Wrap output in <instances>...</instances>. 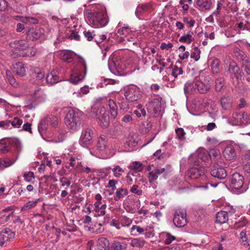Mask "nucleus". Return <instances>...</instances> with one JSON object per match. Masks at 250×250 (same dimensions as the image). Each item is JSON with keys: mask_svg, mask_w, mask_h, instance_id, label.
<instances>
[{"mask_svg": "<svg viewBox=\"0 0 250 250\" xmlns=\"http://www.w3.org/2000/svg\"><path fill=\"white\" fill-rule=\"evenodd\" d=\"M211 67L213 73L217 74L219 72V63L217 61L214 62L211 65Z\"/></svg>", "mask_w": 250, "mask_h": 250, "instance_id": "obj_59", "label": "nucleus"}, {"mask_svg": "<svg viewBox=\"0 0 250 250\" xmlns=\"http://www.w3.org/2000/svg\"><path fill=\"white\" fill-rule=\"evenodd\" d=\"M146 105L148 112L155 115L161 110V102L158 98L154 99L149 102Z\"/></svg>", "mask_w": 250, "mask_h": 250, "instance_id": "obj_13", "label": "nucleus"}, {"mask_svg": "<svg viewBox=\"0 0 250 250\" xmlns=\"http://www.w3.org/2000/svg\"><path fill=\"white\" fill-rule=\"evenodd\" d=\"M35 97L36 98H41V101H44L45 99V95L43 94L42 91L39 90L35 93Z\"/></svg>", "mask_w": 250, "mask_h": 250, "instance_id": "obj_62", "label": "nucleus"}, {"mask_svg": "<svg viewBox=\"0 0 250 250\" xmlns=\"http://www.w3.org/2000/svg\"><path fill=\"white\" fill-rule=\"evenodd\" d=\"M60 58L67 62H71L74 57V54L70 50L62 51L59 54Z\"/></svg>", "mask_w": 250, "mask_h": 250, "instance_id": "obj_22", "label": "nucleus"}, {"mask_svg": "<svg viewBox=\"0 0 250 250\" xmlns=\"http://www.w3.org/2000/svg\"><path fill=\"white\" fill-rule=\"evenodd\" d=\"M138 186L137 185H133L131 188L130 191L132 193H135L138 195H140L142 194V190L138 189Z\"/></svg>", "mask_w": 250, "mask_h": 250, "instance_id": "obj_56", "label": "nucleus"}, {"mask_svg": "<svg viewBox=\"0 0 250 250\" xmlns=\"http://www.w3.org/2000/svg\"><path fill=\"white\" fill-rule=\"evenodd\" d=\"M158 177V175L156 174V173L155 172V171L154 170H153L151 171H150L148 173V181L151 183L153 182L154 181L156 180Z\"/></svg>", "mask_w": 250, "mask_h": 250, "instance_id": "obj_53", "label": "nucleus"}, {"mask_svg": "<svg viewBox=\"0 0 250 250\" xmlns=\"http://www.w3.org/2000/svg\"><path fill=\"white\" fill-rule=\"evenodd\" d=\"M98 124L102 127H107L109 125V117L105 108L102 106L96 112Z\"/></svg>", "mask_w": 250, "mask_h": 250, "instance_id": "obj_7", "label": "nucleus"}, {"mask_svg": "<svg viewBox=\"0 0 250 250\" xmlns=\"http://www.w3.org/2000/svg\"><path fill=\"white\" fill-rule=\"evenodd\" d=\"M42 34V29L40 28H31L26 32V39L31 41L37 40Z\"/></svg>", "mask_w": 250, "mask_h": 250, "instance_id": "obj_16", "label": "nucleus"}, {"mask_svg": "<svg viewBox=\"0 0 250 250\" xmlns=\"http://www.w3.org/2000/svg\"><path fill=\"white\" fill-rule=\"evenodd\" d=\"M223 155L227 160H232L236 156L235 150L231 146H227L223 152Z\"/></svg>", "mask_w": 250, "mask_h": 250, "instance_id": "obj_19", "label": "nucleus"}, {"mask_svg": "<svg viewBox=\"0 0 250 250\" xmlns=\"http://www.w3.org/2000/svg\"><path fill=\"white\" fill-rule=\"evenodd\" d=\"M93 133L90 128H86L82 133L79 140L80 144L81 145H89L92 143V138Z\"/></svg>", "mask_w": 250, "mask_h": 250, "instance_id": "obj_12", "label": "nucleus"}, {"mask_svg": "<svg viewBox=\"0 0 250 250\" xmlns=\"http://www.w3.org/2000/svg\"><path fill=\"white\" fill-rule=\"evenodd\" d=\"M131 169L135 170L137 171H141L143 169L142 164L138 162H134L129 167Z\"/></svg>", "mask_w": 250, "mask_h": 250, "instance_id": "obj_45", "label": "nucleus"}, {"mask_svg": "<svg viewBox=\"0 0 250 250\" xmlns=\"http://www.w3.org/2000/svg\"><path fill=\"white\" fill-rule=\"evenodd\" d=\"M13 212L9 213H4V212H0V224H2L7 222L11 217H13Z\"/></svg>", "mask_w": 250, "mask_h": 250, "instance_id": "obj_35", "label": "nucleus"}, {"mask_svg": "<svg viewBox=\"0 0 250 250\" xmlns=\"http://www.w3.org/2000/svg\"><path fill=\"white\" fill-rule=\"evenodd\" d=\"M10 124L13 127L19 128L22 124V120L18 117H15L12 121H10Z\"/></svg>", "mask_w": 250, "mask_h": 250, "instance_id": "obj_50", "label": "nucleus"}, {"mask_svg": "<svg viewBox=\"0 0 250 250\" xmlns=\"http://www.w3.org/2000/svg\"><path fill=\"white\" fill-rule=\"evenodd\" d=\"M224 85V80L223 78H218L215 80V89L220 91Z\"/></svg>", "mask_w": 250, "mask_h": 250, "instance_id": "obj_41", "label": "nucleus"}, {"mask_svg": "<svg viewBox=\"0 0 250 250\" xmlns=\"http://www.w3.org/2000/svg\"><path fill=\"white\" fill-rule=\"evenodd\" d=\"M81 113L74 110H70L64 118V123L66 126L73 131L78 130L81 124Z\"/></svg>", "mask_w": 250, "mask_h": 250, "instance_id": "obj_2", "label": "nucleus"}, {"mask_svg": "<svg viewBox=\"0 0 250 250\" xmlns=\"http://www.w3.org/2000/svg\"><path fill=\"white\" fill-rule=\"evenodd\" d=\"M183 21L188 24L190 27H192L194 26L195 24V21L192 19H189L187 17H184L183 18Z\"/></svg>", "mask_w": 250, "mask_h": 250, "instance_id": "obj_60", "label": "nucleus"}, {"mask_svg": "<svg viewBox=\"0 0 250 250\" xmlns=\"http://www.w3.org/2000/svg\"><path fill=\"white\" fill-rule=\"evenodd\" d=\"M118 183V181L116 180H110L107 185V187L111 188L112 191L113 192L116 189V184Z\"/></svg>", "mask_w": 250, "mask_h": 250, "instance_id": "obj_58", "label": "nucleus"}, {"mask_svg": "<svg viewBox=\"0 0 250 250\" xmlns=\"http://www.w3.org/2000/svg\"><path fill=\"white\" fill-rule=\"evenodd\" d=\"M60 182L62 183V186H66L67 187H69L70 185V180L65 177H62L60 179Z\"/></svg>", "mask_w": 250, "mask_h": 250, "instance_id": "obj_64", "label": "nucleus"}, {"mask_svg": "<svg viewBox=\"0 0 250 250\" xmlns=\"http://www.w3.org/2000/svg\"><path fill=\"white\" fill-rule=\"evenodd\" d=\"M208 155H209V157H210L211 159L214 161L215 162L216 164L217 162H218L219 161L220 164L221 165L222 164L221 160H220V157H221L220 154L215 149H211L209 151Z\"/></svg>", "mask_w": 250, "mask_h": 250, "instance_id": "obj_32", "label": "nucleus"}, {"mask_svg": "<svg viewBox=\"0 0 250 250\" xmlns=\"http://www.w3.org/2000/svg\"><path fill=\"white\" fill-rule=\"evenodd\" d=\"M98 245L101 248H108L109 245V241L105 237H100L98 240Z\"/></svg>", "mask_w": 250, "mask_h": 250, "instance_id": "obj_40", "label": "nucleus"}, {"mask_svg": "<svg viewBox=\"0 0 250 250\" xmlns=\"http://www.w3.org/2000/svg\"><path fill=\"white\" fill-rule=\"evenodd\" d=\"M183 73V70L182 67H178L176 65H174L172 69L171 75L175 78H176L178 75H182Z\"/></svg>", "mask_w": 250, "mask_h": 250, "instance_id": "obj_44", "label": "nucleus"}, {"mask_svg": "<svg viewBox=\"0 0 250 250\" xmlns=\"http://www.w3.org/2000/svg\"><path fill=\"white\" fill-rule=\"evenodd\" d=\"M106 144V142L104 139L102 137L99 138L97 143V147L99 150L100 151L104 150L105 148Z\"/></svg>", "mask_w": 250, "mask_h": 250, "instance_id": "obj_48", "label": "nucleus"}, {"mask_svg": "<svg viewBox=\"0 0 250 250\" xmlns=\"http://www.w3.org/2000/svg\"><path fill=\"white\" fill-rule=\"evenodd\" d=\"M39 201L40 199H37L34 201H29L24 204V205L22 207L21 210H26L35 208Z\"/></svg>", "mask_w": 250, "mask_h": 250, "instance_id": "obj_34", "label": "nucleus"}, {"mask_svg": "<svg viewBox=\"0 0 250 250\" xmlns=\"http://www.w3.org/2000/svg\"><path fill=\"white\" fill-rule=\"evenodd\" d=\"M46 121L50 124V125L53 127H55L58 124V118L56 116H52L48 117L46 119Z\"/></svg>", "mask_w": 250, "mask_h": 250, "instance_id": "obj_52", "label": "nucleus"}, {"mask_svg": "<svg viewBox=\"0 0 250 250\" xmlns=\"http://www.w3.org/2000/svg\"><path fill=\"white\" fill-rule=\"evenodd\" d=\"M112 171L113 173V175L115 177L120 178L122 175V173L125 172V168H123L120 166L117 165L112 169Z\"/></svg>", "mask_w": 250, "mask_h": 250, "instance_id": "obj_37", "label": "nucleus"}, {"mask_svg": "<svg viewBox=\"0 0 250 250\" xmlns=\"http://www.w3.org/2000/svg\"><path fill=\"white\" fill-rule=\"evenodd\" d=\"M154 170L155 171V172L156 173V174L158 176L163 173H167L168 169V167L167 166L166 167H156L154 169Z\"/></svg>", "mask_w": 250, "mask_h": 250, "instance_id": "obj_55", "label": "nucleus"}, {"mask_svg": "<svg viewBox=\"0 0 250 250\" xmlns=\"http://www.w3.org/2000/svg\"><path fill=\"white\" fill-rule=\"evenodd\" d=\"M144 231V229L139 226L134 225L130 229V233L132 235L136 236L137 233L141 234Z\"/></svg>", "mask_w": 250, "mask_h": 250, "instance_id": "obj_38", "label": "nucleus"}, {"mask_svg": "<svg viewBox=\"0 0 250 250\" xmlns=\"http://www.w3.org/2000/svg\"><path fill=\"white\" fill-rule=\"evenodd\" d=\"M173 222L174 225L178 228L186 226L188 222L186 212L182 209L175 210L173 215Z\"/></svg>", "mask_w": 250, "mask_h": 250, "instance_id": "obj_6", "label": "nucleus"}, {"mask_svg": "<svg viewBox=\"0 0 250 250\" xmlns=\"http://www.w3.org/2000/svg\"><path fill=\"white\" fill-rule=\"evenodd\" d=\"M85 18L89 24L96 28L105 26L108 22L107 15L104 12H92L87 10L85 13Z\"/></svg>", "mask_w": 250, "mask_h": 250, "instance_id": "obj_1", "label": "nucleus"}, {"mask_svg": "<svg viewBox=\"0 0 250 250\" xmlns=\"http://www.w3.org/2000/svg\"><path fill=\"white\" fill-rule=\"evenodd\" d=\"M233 124L237 125H246L249 117L246 112L237 113L234 112L232 114Z\"/></svg>", "mask_w": 250, "mask_h": 250, "instance_id": "obj_9", "label": "nucleus"}, {"mask_svg": "<svg viewBox=\"0 0 250 250\" xmlns=\"http://www.w3.org/2000/svg\"><path fill=\"white\" fill-rule=\"evenodd\" d=\"M200 51L198 47H195L194 48V51L191 52L190 57L194 59L195 61H197L200 59Z\"/></svg>", "mask_w": 250, "mask_h": 250, "instance_id": "obj_49", "label": "nucleus"}, {"mask_svg": "<svg viewBox=\"0 0 250 250\" xmlns=\"http://www.w3.org/2000/svg\"><path fill=\"white\" fill-rule=\"evenodd\" d=\"M111 118L115 119L118 114L117 106L116 103L111 99L109 100L108 104Z\"/></svg>", "mask_w": 250, "mask_h": 250, "instance_id": "obj_25", "label": "nucleus"}, {"mask_svg": "<svg viewBox=\"0 0 250 250\" xmlns=\"http://www.w3.org/2000/svg\"><path fill=\"white\" fill-rule=\"evenodd\" d=\"M175 133L176 134V138L178 139L180 142L185 141L186 137V133L183 128L179 127L175 129Z\"/></svg>", "mask_w": 250, "mask_h": 250, "instance_id": "obj_33", "label": "nucleus"}, {"mask_svg": "<svg viewBox=\"0 0 250 250\" xmlns=\"http://www.w3.org/2000/svg\"><path fill=\"white\" fill-rule=\"evenodd\" d=\"M229 182L231 188L240 190L239 191L240 193L246 190V188L243 187L244 177L238 172L234 173L231 175L229 179Z\"/></svg>", "mask_w": 250, "mask_h": 250, "instance_id": "obj_4", "label": "nucleus"}, {"mask_svg": "<svg viewBox=\"0 0 250 250\" xmlns=\"http://www.w3.org/2000/svg\"><path fill=\"white\" fill-rule=\"evenodd\" d=\"M233 52L237 59L242 62V64H245L246 62H250V60L245 53L238 48H234Z\"/></svg>", "mask_w": 250, "mask_h": 250, "instance_id": "obj_21", "label": "nucleus"}, {"mask_svg": "<svg viewBox=\"0 0 250 250\" xmlns=\"http://www.w3.org/2000/svg\"><path fill=\"white\" fill-rule=\"evenodd\" d=\"M15 233L9 228H5L0 231V246L3 247L5 244L14 238Z\"/></svg>", "mask_w": 250, "mask_h": 250, "instance_id": "obj_11", "label": "nucleus"}, {"mask_svg": "<svg viewBox=\"0 0 250 250\" xmlns=\"http://www.w3.org/2000/svg\"><path fill=\"white\" fill-rule=\"evenodd\" d=\"M108 65L109 69L111 71H114V69H117L118 67L116 61L114 60L113 58L109 59Z\"/></svg>", "mask_w": 250, "mask_h": 250, "instance_id": "obj_46", "label": "nucleus"}, {"mask_svg": "<svg viewBox=\"0 0 250 250\" xmlns=\"http://www.w3.org/2000/svg\"><path fill=\"white\" fill-rule=\"evenodd\" d=\"M220 163L218 161L214 165L211 169V175L219 179H224L227 176V172L226 170L219 165Z\"/></svg>", "mask_w": 250, "mask_h": 250, "instance_id": "obj_10", "label": "nucleus"}, {"mask_svg": "<svg viewBox=\"0 0 250 250\" xmlns=\"http://www.w3.org/2000/svg\"><path fill=\"white\" fill-rule=\"evenodd\" d=\"M184 93L187 96L188 95L192 94L197 91L196 81L193 82H188L184 87Z\"/></svg>", "mask_w": 250, "mask_h": 250, "instance_id": "obj_18", "label": "nucleus"}, {"mask_svg": "<svg viewBox=\"0 0 250 250\" xmlns=\"http://www.w3.org/2000/svg\"><path fill=\"white\" fill-rule=\"evenodd\" d=\"M128 193V191L126 188H119L117 189L116 195L114 196V200L117 201L120 199L124 198Z\"/></svg>", "mask_w": 250, "mask_h": 250, "instance_id": "obj_31", "label": "nucleus"}, {"mask_svg": "<svg viewBox=\"0 0 250 250\" xmlns=\"http://www.w3.org/2000/svg\"><path fill=\"white\" fill-rule=\"evenodd\" d=\"M23 177L24 180L27 182H31L32 180L35 178L33 172L30 171L23 174Z\"/></svg>", "mask_w": 250, "mask_h": 250, "instance_id": "obj_47", "label": "nucleus"}, {"mask_svg": "<svg viewBox=\"0 0 250 250\" xmlns=\"http://www.w3.org/2000/svg\"><path fill=\"white\" fill-rule=\"evenodd\" d=\"M204 173V169L202 167H192L188 170V175L190 179L195 180L200 177L202 178L205 177Z\"/></svg>", "mask_w": 250, "mask_h": 250, "instance_id": "obj_14", "label": "nucleus"}, {"mask_svg": "<svg viewBox=\"0 0 250 250\" xmlns=\"http://www.w3.org/2000/svg\"><path fill=\"white\" fill-rule=\"evenodd\" d=\"M193 33L192 32H189L187 34L182 36L179 39V41L181 42H183L187 44H190L194 40V39L192 36Z\"/></svg>", "mask_w": 250, "mask_h": 250, "instance_id": "obj_27", "label": "nucleus"}, {"mask_svg": "<svg viewBox=\"0 0 250 250\" xmlns=\"http://www.w3.org/2000/svg\"><path fill=\"white\" fill-rule=\"evenodd\" d=\"M132 223V220L129 218L124 216L122 220V223L125 226L128 227Z\"/></svg>", "mask_w": 250, "mask_h": 250, "instance_id": "obj_63", "label": "nucleus"}, {"mask_svg": "<svg viewBox=\"0 0 250 250\" xmlns=\"http://www.w3.org/2000/svg\"><path fill=\"white\" fill-rule=\"evenodd\" d=\"M145 244V241L143 239L133 238L131 240L130 245L133 247L142 248Z\"/></svg>", "mask_w": 250, "mask_h": 250, "instance_id": "obj_36", "label": "nucleus"}, {"mask_svg": "<svg viewBox=\"0 0 250 250\" xmlns=\"http://www.w3.org/2000/svg\"><path fill=\"white\" fill-rule=\"evenodd\" d=\"M124 95L125 99L131 102L137 101L141 97L139 88L134 86L128 87L125 90Z\"/></svg>", "mask_w": 250, "mask_h": 250, "instance_id": "obj_8", "label": "nucleus"}, {"mask_svg": "<svg viewBox=\"0 0 250 250\" xmlns=\"http://www.w3.org/2000/svg\"><path fill=\"white\" fill-rule=\"evenodd\" d=\"M14 72L20 76H23L26 73V68L24 64L21 62H18L14 65Z\"/></svg>", "mask_w": 250, "mask_h": 250, "instance_id": "obj_24", "label": "nucleus"}, {"mask_svg": "<svg viewBox=\"0 0 250 250\" xmlns=\"http://www.w3.org/2000/svg\"><path fill=\"white\" fill-rule=\"evenodd\" d=\"M208 154L204 152H199L197 154V159H198V162L197 164H195V165H198L200 160L201 161H205L208 159Z\"/></svg>", "mask_w": 250, "mask_h": 250, "instance_id": "obj_51", "label": "nucleus"}, {"mask_svg": "<svg viewBox=\"0 0 250 250\" xmlns=\"http://www.w3.org/2000/svg\"><path fill=\"white\" fill-rule=\"evenodd\" d=\"M21 21L26 24H37L38 22L37 19L31 17H22Z\"/></svg>", "mask_w": 250, "mask_h": 250, "instance_id": "obj_39", "label": "nucleus"}, {"mask_svg": "<svg viewBox=\"0 0 250 250\" xmlns=\"http://www.w3.org/2000/svg\"><path fill=\"white\" fill-rule=\"evenodd\" d=\"M84 37L88 41H91L96 37V34L94 31L85 30L83 32Z\"/></svg>", "mask_w": 250, "mask_h": 250, "instance_id": "obj_42", "label": "nucleus"}, {"mask_svg": "<svg viewBox=\"0 0 250 250\" xmlns=\"http://www.w3.org/2000/svg\"><path fill=\"white\" fill-rule=\"evenodd\" d=\"M228 220V213L227 211H220L216 214V222L219 224H224Z\"/></svg>", "mask_w": 250, "mask_h": 250, "instance_id": "obj_26", "label": "nucleus"}, {"mask_svg": "<svg viewBox=\"0 0 250 250\" xmlns=\"http://www.w3.org/2000/svg\"><path fill=\"white\" fill-rule=\"evenodd\" d=\"M127 248V245L121 242H115L113 243L112 248L114 250H124Z\"/></svg>", "mask_w": 250, "mask_h": 250, "instance_id": "obj_43", "label": "nucleus"}, {"mask_svg": "<svg viewBox=\"0 0 250 250\" xmlns=\"http://www.w3.org/2000/svg\"><path fill=\"white\" fill-rule=\"evenodd\" d=\"M228 72L232 79L235 78L238 79L239 77H241V71L235 62H231L229 63Z\"/></svg>", "mask_w": 250, "mask_h": 250, "instance_id": "obj_15", "label": "nucleus"}, {"mask_svg": "<svg viewBox=\"0 0 250 250\" xmlns=\"http://www.w3.org/2000/svg\"><path fill=\"white\" fill-rule=\"evenodd\" d=\"M19 152H18L15 154V158L12 157L11 159L8 158L7 159H0V169H4L14 164L19 158Z\"/></svg>", "mask_w": 250, "mask_h": 250, "instance_id": "obj_17", "label": "nucleus"}, {"mask_svg": "<svg viewBox=\"0 0 250 250\" xmlns=\"http://www.w3.org/2000/svg\"><path fill=\"white\" fill-rule=\"evenodd\" d=\"M197 90L201 94H205L210 88V85L208 83H205L202 81H196Z\"/></svg>", "mask_w": 250, "mask_h": 250, "instance_id": "obj_23", "label": "nucleus"}, {"mask_svg": "<svg viewBox=\"0 0 250 250\" xmlns=\"http://www.w3.org/2000/svg\"><path fill=\"white\" fill-rule=\"evenodd\" d=\"M86 65L84 60L80 61L76 68L71 74L70 81L73 84H77L82 81L85 77L86 73Z\"/></svg>", "mask_w": 250, "mask_h": 250, "instance_id": "obj_3", "label": "nucleus"}, {"mask_svg": "<svg viewBox=\"0 0 250 250\" xmlns=\"http://www.w3.org/2000/svg\"><path fill=\"white\" fill-rule=\"evenodd\" d=\"M46 81L48 83L53 84L59 81V78L55 73L51 72L46 76Z\"/></svg>", "mask_w": 250, "mask_h": 250, "instance_id": "obj_30", "label": "nucleus"}, {"mask_svg": "<svg viewBox=\"0 0 250 250\" xmlns=\"http://www.w3.org/2000/svg\"><path fill=\"white\" fill-rule=\"evenodd\" d=\"M10 46L14 49L12 50L13 51V54L11 56L14 58L18 57V56H23V53L21 51L25 50L29 46L28 42L24 40L20 41H15L9 43Z\"/></svg>", "mask_w": 250, "mask_h": 250, "instance_id": "obj_5", "label": "nucleus"}, {"mask_svg": "<svg viewBox=\"0 0 250 250\" xmlns=\"http://www.w3.org/2000/svg\"><path fill=\"white\" fill-rule=\"evenodd\" d=\"M175 239V236L171 235L169 233H167L166 234L165 240L164 243L166 245L170 244L172 241Z\"/></svg>", "mask_w": 250, "mask_h": 250, "instance_id": "obj_54", "label": "nucleus"}, {"mask_svg": "<svg viewBox=\"0 0 250 250\" xmlns=\"http://www.w3.org/2000/svg\"><path fill=\"white\" fill-rule=\"evenodd\" d=\"M130 29L128 26H125L118 29V34L120 35H126L129 33Z\"/></svg>", "mask_w": 250, "mask_h": 250, "instance_id": "obj_57", "label": "nucleus"}, {"mask_svg": "<svg viewBox=\"0 0 250 250\" xmlns=\"http://www.w3.org/2000/svg\"><path fill=\"white\" fill-rule=\"evenodd\" d=\"M246 62L245 64H242L241 67L247 81L250 83V61Z\"/></svg>", "mask_w": 250, "mask_h": 250, "instance_id": "obj_28", "label": "nucleus"}, {"mask_svg": "<svg viewBox=\"0 0 250 250\" xmlns=\"http://www.w3.org/2000/svg\"><path fill=\"white\" fill-rule=\"evenodd\" d=\"M221 104L225 110H229L231 107L232 100L229 97H223L221 99Z\"/></svg>", "mask_w": 250, "mask_h": 250, "instance_id": "obj_29", "label": "nucleus"}, {"mask_svg": "<svg viewBox=\"0 0 250 250\" xmlns=\"http://www.w3.org/2000/svg\"><path fill=\"white\" fill-rule=\"evenodd\" d=\"M196 4L200 10H210L213 6L211 0H197Z\"/></svg>", "mask_w": 250, "mask_h": 250, "instance_id": "obj_20", "label": "nucleus"}, {"mask_svg": "<svg viewBox=\"0 0 250 250\" xmlns=\"http://www.w3.org/2000/svg\"><path fill=\"white\" fill-rule=\"evenodd\" d=\"M237 25L239 29L245 30H248V27L246 26L245 20L243 19L239 23H237Z\"/></svg>", "mask_w": 250, "mask_h": 250, "instance_id": "obj_61", "label": "nucleus"}]
</instances>
